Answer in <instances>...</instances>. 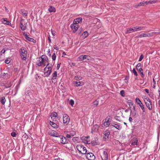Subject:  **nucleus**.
I'll list each match as a JSON object with an SVG mask.
<instances>
[{"instance_id": "13", "label": "nucleus", "mask_w": 160, "mask_h": 160, "mask_svg": "<svg viewBox=\"0 0 160 160\" xmlns=\"http://www.w3.org/2000/svg\"><path fill=\"white\" fill-rule=\"evenodd\" d=\"M110 127H112L115 128L118 130H120L122 128V127L119 125L114 123H111L110 124Z\"/></svg>"}, {"instance_id": "9", "label": "nucleus", "mask_w": 160, "mask_h": 160, "mask_svg": "<svg viewBox=\"0 0 160 160\" xmlns=\"http://www.w3.org/2000/svg\"><path fill=\"white\" fill-rule=\"evenodd\" d=\"M48 134L51 136L55 137H58V136L59 135L56 131L52 130H48Z\"/></svg>"}, {"instance_id": "64", "label": "nucleus", "mask_w": 160, "mask_h": 160, "mask_svg": "<svg viewBox=\"0 0 160 160\" xmlns=\"http://www.w3.org/2000/svg\"><path fill=\"white\" fill-rule=\"evenodd\" d=\"M146 100L147 102H152L148 98H146Z\"/></svg>"}, {"instance_id": "26", "label": "nucleus", "mask_w": 160, "mask_h": 160, "mask_svg": "<svg viewBox=\"0 0 160 160\" xmlns=\"http://www.w3.org/2000/svg\"><path fill=\"white\" fill-rule=\"evenodd\" d=\"M88 35V32L87 31H84L82 34V38L84 39L86 38Z\"/></svg>"}, {"instance_id": "21", "label": "nucleus", "mask_w": 160, "mask_h": 160, "mask_svg": "<svg viewBox=\"0 0 160 160\" xmlns=\"http://www.w3.org/2000/svg\"><path fill=\"white\" fill-rule=\"evenodd\" d=\"M87 55H81L79 56L78 58V60L79 61H82L83 60L86 59Z\"/></svg>"}, {"instance_id": "28", "label": "nucleus", "mask_w": 160, "mask_h": 160, "mask_svg": "<svg viewBox=\"0 0 160 160\" xmlns=\"http://www.w3.org/2000/svg\"><path fill=\"white\" fill-rule=\"evenodd\" d=\"M50 124L52 127L54 128H56L58 127L57 124L53 122L50 121Z\"/></svg>"}, {"instance_id": "43", "label": "nucleus", "mask_w": 160, "mask_h": 160, "mask_svg": "<svg viewBox=\"0 0 160 160\" xmlns=\"http://www.w3.org/2000/svg\"><path fill=\"white\" fill-rule=\"evenodd\" d=\"M10 58H8L5 60L4 62L6 64H9L10 62Z\"/></svg>"}, {"instance_id": "2", "label": "nucleus", "mask_w": 160, "mask_h": 160, "mask_svg": "<svg viewBox=\"0 0 160 160\" xmlns=\"http://www.w3.org/2000/svg\"><path fill=\"white\" fill-rule=\"evenodd\" d=\"M76 148L79 153L81 154H86L88 152L86 148L83 145H78L77 146Z\"/></svg>"}, {"instance_id": "59", "label": "nucleus", "mask_w": 160, "mask_h": 160, "mask_svg": "<svg viewBox=\"0 0 160 160\" xmlns=\"http://www.w3.org/2000/svg\"><path fill=\"white\" fill-rule=\"evenodd\" d=\"M48 55L49 56H50L51 55V53H50V49H48Z\"/></svg>"}, {"instance_id": "1", "label": "nucleus", "mask_w": 160, "mask_h": 160, "mask_svg": "<svg viewBox=\"0 0 160 160\" xmlns=\"http://www.w3.org/2000/svg\"><path fill=\"white\" fill-rule=\"evenodd\" d=\"M46 61L48 63L49 60L46 56L44 55L42 56L40 58H39L37 61L36 65L38 66H42L43 65L44 62Z\"/></svg>"}, {"instance_id": "49", "label": "nucleus", "mask_w": 160, "mask_h": 160, "mask_svg": "<svg viewBox=\"0 0 160 160\" xmlns=\"http://www.w3.org/2000/svg\"><path fill=\"white\" fill-rule=\"evenodd\" d=\"M91 143L93 146H95L97 144V142L94 140L91 141Z\"/></svg>"}, {"instance_id": "10", "label": "nucleus", "mask_w": 160, "mask_h": 160, "mask_svg": "<svg viewBox=\"0 0 160 160\" xmlns=\"http://www.w3.org/2000/svg\"><path fill=\"white\" fill-rule=\"evenodd\" d=\"M103 139L106 140V139H108L109 136L110 135V132L109 130H106L103 132Z\"/></svg>"}, {"instance_id": "18", "label": "nucleus", "mask_w": 160, "mask_h": 160, "mask_svg": "<svg viewBox=\"0 0 160 160\" xmlns=\"http://www.w3.org/2000/svg\"><path fill=\"white\" fill-rule=\"evenodd\" d=\"M145 103L146 105V107L150 110H151L152 109V103L151 102H147L146 101L144 100Z\"/></svg>"}, {"instance_id": "7", "label": "nucleus", "mask_w": 160, "mask_h": 160, "mask_svg": "<svg viewBox=\"0 0 160 160\" xmlns=\"http://www.w3.org/2000/svg\"><path fill=\"white\" fill-rule=\"evenodd\" d=\"M70 118L67 114H65L63 116V122L66 125H68L70 122Z\"/></svg>"}, {"instance_id": "41", "label": "nucleus", "mask_w": 160, "mask_h": 160, "mask_svg": "<svg viewBox=\"0 0 160 160\" xmlns=\"http://www.w3.org/2000/svg\"><path fill=\"white\" fill-rule=\"evenodd\" d=\"M132 72L133 73L134 75L135 76H137L138 75V73L134 68L133 69L132 71Z\"/></svg>"}, {"instance_id": "34", "label": "nucleus", "mask_w": 160, "mask_h": 160, "mask_svg": "<svg viewBox=\"0 0 160 160\" xmlns=\"http://www.w3.org/2000/svg\"><path fill=\"white\" fill-rule=\"evenodd\" d=\"M73 84L74 85H76V87H78L81 86V82L80 81H75L73 82Z\"/></svg>"}, {"instance_id": "8", "label": "nucleus", "mask_w": 160, "mask_h": 160, "mask_svg": "<svg viewBox=\"0 0 160 160\" xmlns=\"http://www.w3.org/2000/svg\"><path fill=\"white\" fill-rule=\"evenodd\" d=\"M33 93L34 91L32 90H28L27 92H26L25 94L26 96V97L28 98V97L30 99H32L33 98Z\"/></svg>"}, {"instance_id": "22", "label": "nucleus", "mask_w": 160, "mask_h": 160, "mask_svg": "<svg viewBox=\"0 0 160 160\" xmlns=\"http://www.w3.org/2000/svg\"><path fill=\"white\" fill-rule=\"evenodd\" d=\"M20 26L21 29L22 31H24L26 29L27 27L26 24H23L21 22H20Z\"/></svg>"}, {"instance_id": "62", "label": "nucleus", "mask_w": 160, "mask_h": 160, "mask_svg": "<svg viewBox=\"0 0 160 160\" xmlns=\"http://www.w3.org/2000/svg\"><path fill=\"white\" fill-rule=\"evenodd\" d=\"M5 50L4 49H3L0 52L1 53H4L5 52Z\"/></svg>"}, {"instance_id": "29", "label": "nucleus", "mask_w": 160, "mask_h": 160, "mask_svg": "<svg viewBox=\"0 0 160 160\" xmlns=\"http://www.w3.org/2000/svg\"><path fill=\"white\" fill-rule=\"evenodd\" d=\"M0 102L2 105H4L6 102L5 97H3L0 98Z\"/></svg>"}, {"instance_id": "55", "label": "nucleus", "mask_w": 160, "mask_h": 160, "mask_svg": "<svg viewBox=\"0 0 160 160\" xmlns=\"http://www.w3.org/2000/svg\"><path fill=\"white\" fill-rule=\"evenodd\" d=\"M143 57L142 54L140 56L138 61L139 62L141 61L143 59Z\"/></svg>"}, {"instance_id": "4", "label": "nucleus", "mask_w": 160, "mask_h": 160, "mask_svg": "<svg viewBox=\"0 0 160 160\" xmlns=\"http://www.w3.org/2000/svg\"><path fill=\"white\" fill-rule=\"evenodd\" d=\"M156 33L158 34H160V32H152L151 33H142L140 34L139 35H138L137 36L138 38H141L142 37H149L152 36L153 35V34Z\"/></svg>"}, {"instance_id": "16", "label": "nucleus", "mask_w": 160, "mask_h": 160, "mask_svg": "<svg viewBox=\"0 0 160 160\" xmlns=\"http://www.w3.org/2000/svg\"><path fill=\"white\" fill-rule=\"evenodd\" d=\"M51 117L53 121H56L58 117V114L55 112L52 113Z\"/></svg>"}, {"instance_id": "27", "label": "nucleus", "mask_w": 160, "mask_h": 160, "mask_svg": "<svg viewBox=\"0 0 160 160\" xmlns=\"http://www.w3.org/2000/svg\"><path fill=\"white\" fill-rule=\"evenodd\" d=\"M52 71L51 70H48L47 71L44 72V74L45 75V77H48L50 74L52 72Z\"/></svg>"}, {"instance_id": "63", "label": "nucleus", "mask_w": 160, "mask_h": 160, "mask_svg": "<svg viewBox=\"0 0 160 160\" xmlns=\"http://www.w3.org/2000/svg\"><path fill=\"white\" fill-rule=\"evenodd\" d=\"M10 23V22H9L8 21H7V22H6L4 23V24L7 25H9Z\"/></svg>"}, {"instance_id": "47", "label": "nucleus", "mask_w": 160, "mask_h": 160, "mask_svg": "<svg viewBox=\"0 0 160 160\" xmlns=\"http://www.w3.org/2000/svg\"><path fill=\"white\" fill-rule=\"evenodd\" d=\"M120 94L122 96L124 97L125 96L124 91L123 90L121 91L120 92Z\"/></svg>"}, {"instance_id": "46", "label": "nucleus", "mask_w": 160, "mask_h": 160, "mask_svg": "<svg viewBox=\"0 0 160 160\" xmlns=\"http://www.w3.org/2000/svg\"><path fill=\"white\" fill-rule=\"evenodd\" d=\"M52 59L53 60H55L56 59V55L55 53H54L52 55Z\"/></svg>"}, {"instance_id": "23", "label": "nucleus", "mask_w": 160, "mask_h": 160, "mask_svg": "<svg viewBox=\"0 0 160 160\" xmlns=\"http://www.w3.org/2000/svg\"><path fill=\"white\" fill-rule=\"evenodd\" d=\"M48 11L49 12L51 13L52 12H55L56 11V9L53 6H50L49 7Z\"/></svg>"}, {"instance_id": "39", "label": "nucleus", "mask_w": 160, "mask_h": 160, "mask_svg": "<svg viewBox=\"0 0 160 160\" xmlns=\"http://www.w3.org/2000/svg\"><path fill=\"white\" fill-rule=\"evenodd\" d=\"M46 67H48L47 68L48 69V70H51L52 71V66L51 64H50L49 63H48Z\"/></svg>"}, {"instance_id": "53", "label": "nucleus", "mask_w": 160, "mask_h": 160, "mask_svg": "<svg viewBox=\"0 0 160 160\" xmlns=\"http://www.w3.org/2000/svg\"><path fill=\"white\" fill-rule=\"evenodd\" d=\"M141 64L140 63H138L136 66V69H137V68H139V67L140 68L141 67Z\"/></svg>"}, {"instance_id": "52", "label": "nucleus", "mask_w": 160, "mask_h": 160, "mask_svg": "<svg viewBox=\"0 0 160 160\" xmlns=\"http://www.w3.org/2000/svg\"><path fill=\"white\" fill-rule=\"evenodd\" d=\"M76 132L74 131H72L70 133V134L72 136H73L76 134Z\"/></svg>"}, {"instance_id": "44", "label": "nucleus", "mask_w": 160, "mask_h": 160, "mask_svg": "<svg viewBox=\"0 0 160 160\" xmlns=\"http://www.w3.org/2000/svg\"><path fill=\"white\" fill-rule=\"evenodd\" d=\"M69 104L72 106L74 104V100L72 99L70 100L69 101Z\"/></svg>"}, {"instance_id": "17", "label": "nucleus", "mask_w": 160, "mask_h": 160, "mask_svg": "<svg viewBox=\"0 0 160 160\" xmlns=\"http://www.w3.org/2000/svg\"><path fill=\"white\" fill-rule=\"evenodd\" d=\"M131 107H130V116H132L134 118L137 117L138 114L137 113V111H132V110L131 109Z\"/></svg>"}, {"instance_id": "24", "label": "nucleus", "mask_w": 160, "mask_h": 160, "mask_svg": "<svg viewBox=\"0 0 160 160\" xmlns=\"http://www.w3.org/2000/svg\"><path fill=\"white\" fill-rule=\"evenodd\" d=\"M99 128L98 125L97 124L94 125L92 128V132H96Z\"/></svg>"}, {"instance_id": "61", "label": "nucleus", "mask_w": 160, "mask_h": 160, "mask_svg": "<svg viewBox=\"0 0 160 160\" xmlns=\"http://www.w3.org/2000/svg\"><path fill=\"white\" fill-rule=\"evenodd\" d=\"M53 48H54V49L57 50H58L59 49L58 47L56 45H54L53 46Z\"/></svg>"}, {"instance_id": "56", "label": "nucleus", "mask_w": 160, "mask_h": 160, "mask_svg": "<svg viewBox=\"0 0 160 160\" xmlns=\"http://www.w3.org/2000/svg\"><path fill=\"white\" fill-rule=\"evenodd\" d=\"M140 6H143L145 5L144 1L141 2L139 3Z\"/></svg>"}, {"instance_id": "54", "label": "nucleus", "mask_w": 160, "mask_h": 160, "mask_svg": "<svg viewBox=\"0 0 160 160\" xmlns=\"http://www.w3.org/2000/svg\"><path fill=\"white\" fill-rule=\"evenodd\" d=\"M138 141L137 140L136 141H134L132 143V145H136L137 144Z\"/></svg>"}, {"instance_id": "6", "label": "nucleus", "mask_w": 160, "mask_h": 160, "mask_svg": "<svg viewBox=\"0 0 160 160\" xmlns=\"http://www.w3.org/2000/svg\"><path fill=\"white\" fill-rule=\"evenodd\" d=\"M86 158L88 160H94L95 159V157L92 152H88L86 154Z\"/></svg>"}, {"instance_id": "11", "label": "nucleus", "mask_w": 160, "mask_h": 160, "mask_svg": "<svg viewBox=\"0 0 160 160\" xmlns=\"http://www.w3.org/2000/svg\"><path fill=\"white\" fill-rule=\"evenodd\" d=\"M23 34L25 36V38L28 41L33 43H36V41L32 38H30L28 37V35L27 34L24 32H23Z\"/></svg>"}, {"instance_id": "30", "label": "nucleus", "mask_w": 160, "mask_h": 160, "mask_svg": "<svg viewBox=\"0 0 160 160\" xmlns=\"http://www.w3.org/2000/svg\"><path fill=\"white\" fill-rule=\"evenodd\" d=\"M57 76V72L55 71H54L53 73H52V80H54V79H56V78Z\"/></svg>"}, {"instance_id": "32", "label": "nucleus", "mask_w": 160, "mask_h": 160, "mask_svg": "<svg viewBox=\"0 0 160 160\" xmlns=\"http://www.w3.org/2000/svg\"><path fill=\"white\" fill-rule=\"evenodd\" d=\"M138 72L142 75V76L143 77L144 75L143 74V69L141 67L140 68H137V69Z\"/></svg>"}, {"instance_id": "58", "label": "nucleus", "mask_w": 160, "mask_h": 160, "mask_svg": "<svg viewBox=\"0 0 160 160\" xmlns=\"http://www.w3.org/2000/svg\"><path fill=\"white\" fill-rule=\"evenodd\" d=\"M2 20H3V21H2V22L4 23L5 22H7V19L6 18H2Z\"/></svg>"}, {"instance_id": "35", "label": "nucleus", "mask_w": 160, "mask_h": 160, "mask_svg": "<svg viewBox=\"0 0 160 160\" xmlns=\"http://www.w3.org/2000/svg\"><path fill=\"white\" fill-rule=\"evenodd\" d=\"M103 154L104 155V159H103L102 160H107L108 159V155L107 154V153L105 151H104L103 152Z\"/></svg>"}, {"instance_id": "45", "label": "nucleus", "mask_w": 160, "mask_h": 160, "mask_svg": "<svg viewBox=\"0 0 160 160\" xmlns=\"http://www.w3.org/2000/svg\"><path fill=\"white\" fill-rule=\"evenodd\" d=\"M98 101L97 100L93 102V105H95L96 107L98 106Z\"/></svg>"}, {"instance_id": "15", "label": "nucleus", "mask_w": 160, "mask_h": 160, "mask_svg": "<svg viewBox=\"0 0 160 160\" xmlns=\"http://www.w3.org/2000/svg\"><path fill=\"white\" fill-rule=\"evenodd\" d=\"M133 28H134L135 32L142 30H144L145 29V27L136 26L135 27H133Z\"/></svg>"}, {"instance_id": "48", "label": "nucleus", "mask_w": 160, "mask_h": 160, "mask_svg": "<svg viewBox=\"0 0 160 160\" xmlns=\"http://www.w3.org/2000/svg\"><path fill=\"white\" fill-rule=\"evenodd\" d=\"M115 119L117 121H120V118L119 116H116L115 117Z\"/></svg>"}, {"instance_id": "20", "label": "nucleus", "mask_w": 160, "mask_h": 160, "mask_svg": "<svg viewBox=\"0 0 160 160\" xmlns=\"http://www.w3.org/2000/svg\"><path fill=\"white\" fill-rule=\"evenodd\" d=\"M134 28H129L127 29V30L125 32V34H127L128 33H131L132 32H134Z\"/></svg>"}, {"instance_id": "14", "label": "nucleus", "mask_w": 160, "mask_h": 160, "mask_svg": "<svg viewBox=\"0 0 160 160\" xmlns=\"http://www.w3.org/2000/svg\"><path fill=\"white\" fill-rule=\"evenodd\" d=\"M89 138L90 137L88 136H83L81 137V139L84 143L86 144H89V143H88L89 141L87 140V139Z\"/></svg>"}, {"instance_id": "19", "label": "nucleus", "mask_w": 160, "mask_h": 160, "mask_svg": "<svg viewBox=\"0 0 160 160\" xmlns=\"http://www.w3.org/2000/svg\"><path fill=\"white\" fill-rule=\"evenodd\" d=\"M82 18H76L73 21V22L77 23V24L78 23H81L82 21Z\"/></svg>"}, {"instance_id": "3", "label": "nucleus", "mask_w": 160, "mask_h": 160, "mask_svg": "<svg viewBox=\"0 0 160 160\" xmlns=\"http://www.w3.org/2000/svg\"><path fill=\"white\" fill-rule=\"evenodd\" d=\"M20 52L22 59L23 60H25L27 59L28 53L26 49L24 48H22L20 50Z\"/></svg>"}, {"instance_id": "60", "label": "nucleus", "mask_w": 160, "mask_h": 160, "mask_svg": "<svg viewBox=\"0 0 160 160\" xmlns=\"http://www.w3.org/2000/svg\"><path fill=\"white\" fill-rule=\"evenodd\" d=\"M5 87L6 88H10L11 87V85H10L9 84H6L4 85Z\"/></svg>"}, {"instance_id": "51", "label": "nucleus", "mask_w": 160, "mask_h": 160, "mask_svg": "<svg viewBox=\"0 0 160 160\" xmlns=\"http://www.w3.org/2000/svg\"><path fill=\"white\" fill-rule=\"evenodd\" d=\"M86 59L87 60L91 61L92 60V58H91L88 55H87Z\"/></svg>"}, {"instance_id": "50", "label": "nucleus", "mask_w": 160, "mask_h": 160, "mask_svg": "<svg viewBox=\"0 0 160 160\" xmlns=\"http://www.w3.org/2000/svg\"><path fill=\"white\" fill-rule=\"evenodd\" d=\"M11 135L12 137H16V133L14 132H12L11 133Z\"/></svg>"}, {"instance_id": "5", "label": "nucleus", "mask_w": 160, "mask_h": 160, "mask_svg": "<svg viewBox=\"0 0 160 160\" xmlns=\"http://www.w3.org/2000/svg\"><path fill=\"white\" fill-rule=\"evenodd\" d=\"M57 138H59L60 139V142L61 143L63 144H67L68 143L69 140L68 139H67L64 136L61 135H59Z\"/></svg>"}, {"instance_id": "31", "label": "nucleus", "mask_w": 160, "mask_h": 160, "mask_svg": "<svg viewBox=\"0 0 160 160\" xmlns=\"http://www.w3.org/2000/svg\"><path fill=\"white\" fill-rule=\"evenodd\" d=\"M21 12L23 16L26 17L27 16L28 13L24 9H22L21 10Z\"/></svg>"}, {"instance_id": "12", "label": "nucleus", "mask_w": 160, "mask_h": 160, "mask_svg": "<svg viewBox=\"0 0 160 160\" xmlns=\"http://www.w3.org/2000/svg\"><path fill=\"white\" fill-rule=\"evenodd\" d=\"M78 24L75 23H73L71 25L70 27L72 29V30L73 33H75L78 29Z\"/></svg>"}, {"instance_id": "42", "label": "nucleus", "mask_w": 160, "mask_h": 160, "mask_svg": "<svg viewBox=\"0 0 160 160\" xmlns=\"http://www.w3.org/2000/svg\"><path fill=\"white\" fill-rule=\"evenodd\" d=\"M128 103L129 106L131 105L133 106V101L131 100H129L128 101Z\"/></svg>"}, {"instance_id": "37", "label": "nucleus", "mask_w": 160, "mask_h": 160, "mask_svg": "<svg viewBox=\"0 0 160 160\" xmlns=\"http://www.w3.org/2000/svg\"><path fill=\"white\" fill-rule=\"evenodd\" d=\"M135 101L136 103L138 105H139L140 103H142L140 99L138 98H136Z\"/></svg>"}, {"instance_id": "57", "label": "nucleus", "mask_w": 160, "mask_h": 160, "mask_svg": "<svg viewBox=\"0 0 160 160\" xmlns=\"http://www.w3.org/2000/svg\"><path fill=\"white\" fill-rule=\"evenodd\" d=\"M66 137L67 138H71L72 137V136H71V135L69 134H67L66 135Z\"/></svg>"}, {"instance_id": "40", "label": "nucleus", "mask_w": 160, "mask_h": 160, "mask_svg": "<svg viewBox=\"0 0 160 160\" xmlns=\"http://www.w3.org/2000/svg\"><path fill=\"white\" fill-rule=\"evenodd\" d=\"M158 0H153L148 1L149 4L155 3L158 2Z\"/></svg>"}, {"instance_id": "36", "label": "nucleus", "mask_w": 160, "mask_h": 160, "mask_svg": "<svg viewBox=\"0 0 160 160\" xmlns=\"http://www.w3.org/2000/svg\"><path fill=\"white\" fill-rule=\"evenodd\" d=\"M82 78V77L80 76H76L74 77V79L77 81L81 80Z\"/></svg>"}, {"instance_id": "38", "label": "nucleus", "mask_w": 160, "mask_h": 160, "mask_svg": "<svg viewBox=\"0 0 160 160\" xmlns=\"http://www.w3.org/2000/svg\"><path fill=\"white\" fill-rule=\"evenodd\" d=\"M79 138L77 137H74L72 139V140L73 142H78L79 141Z\"/></svg>"}, {"instance_id": "25", "label": "nucleus", "mask_w": 160, "mask_h": 160, "mask_svg": "<svg viewBox=\"0 0 160 160\" xmlns=\"http://www.w3.org/2000/svg\"><path fill=\"white\" fill-rule=\"evenodd\" d=\"M8 74L9 76H8V77L6 78V79H8L11 76L12 74L11 73H1V75H0V78H1V77L3 78V77H4L6 75H8Z\"/></svg>"}, {"instance_id": "33", "label": "nucleus", "mask_w": 160, "mask_h": 160, "mask_svg": "<svg viewBox=\"0 0 160 160\" xmlns=\"http://www.w3.org/2000/svg\"><path fill=\"white\" fill-rule=\"evenodd\" d=\"M139 105L142 109V112H145V108L142 103H140V104Z\"/></svg>"}]
</instances>
